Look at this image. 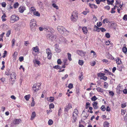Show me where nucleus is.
I'll return each mask as SVG.
<instances>
[{
    "label": "nucleus",
    "mask_w": 127,
    "mask_h": 127,
    "mask_svg": "<svg viewBox=\"0 0 127 127\" xmlns=\"http://www.w3.org/2000/svg\"><path fill=\"white\" fill-rule=\"evenodd\" d=\"M58 31L61 34H63L65 36H67L69 34L68 31L65 28L61 26H58L57 27Z\"/></svg>",
    "instance_id": "1"
},
{
    "label": "nucleus",
    "mask_w": 127,
    "mask_h": 127,
    "mask_svg": "<svg viewBox=\"0 0 127 127\" xmlns=\"http://www.w3.org/2000/svg\"><path fill=\"white\" fill-rule=\"evenodd\" d=\"M30 25L31 30L32 31H35L36 27V22L35 20L32 19L31 21Z\"/></svg>",
    "instance_id": "2"
},
{
    "label": "nucleus",
    "mask_w": 127,
    "mask_h": 127,
    "mask_svg": "<svg viewBox=\"0 0 127 127\" xmlns=\"http://www.w3.org/2000/svg\"><path fill=\"white\" fill-rule=\"evenodd\" d=\"M78 18L77 12L76 11H73L70 17L71 20L73 22H75L77 20Z\"/></svg>",
    "instance_id": "3"
},
{
    "label": "nucleus",
    "mask_w": 127,
    "mask_h": 127,
    "mask_svg": "<svg viewBox=\"0 0 127 127\" xmlns=\"http://www.w3.org/2000/svg\"><path fill=\"white\" fill-rule=\"evenodd\" d=\"M79 112L78 110L76 109H74L73 113L72 118L74 121H73V122H75L76 120V118L78 116Z\"/></svg>",
    "instance_id": "4"
},
{
    "label": "nucleus",
    "mask_w": 127,
    "mask_h": 127,
    "mask_svg": "<svg viewBox=\"0 0 127 127\" xmlns=\"http://www.w3.org/2000/svg\"><path fill=\"white\" fill-rule=\"evenodd\" d=\"M41 84V83H40L34 84L33 85L32 88L33 90H34V92H36L40 89V86Z\"/></svg>",
    "instance_id": "5"
},
{
    "label": "nucleus",
    "mask_w": 127,
    "mask_h": 127,
    "mask_svg": "<svg viewBox=\"0 0 127 127\" xmlns=\"http://www.w3.org/2000/svg\"><path fill=\"white\" fill-rule=\"evenodd\" d=\"M19 19V18L18 16L15 14L13 15L11 17L10 22L12 23H14L18 20Z\"/></svg>",
    "instance_id": "6"
},
{
    "label": "nucleus",
    "mask_w": 127,
    "mask_h": 127,
    "mask_svg": "<svg viewBox=\"0 0 127 127\" xmlns=\"http://www.w3.org/2000/svg\"><path fill=\"white\" fill-rule=\"evenodd\" d=\"M72 105L70 103H68L64 107V110L65 111L67 112L68 110L72 108Z\"/></svg>",
    "instance_id": "7"
},
{
    "label": "nucleus",
    "mask_w": 127,
    "mask_h": 127,
    "mask_svg": "<svg viewBox=\"0 0 127 127\" xmlns=\"http://www.w3.org/2000/svg\"><path fill=\"white\" fill-rule=\"evenodd\" d=\"M47 39L51 41H52L54 40V37L53 35L48 34L47 36Z\"/></svg>",
    "instance_id": "8"
},
{
    "label": "nucleus",
    "mask_w": 127,
    "mask_h": 127,
    "mask_svg": "<svg viewBox=\"0 0 127 127\" xmlns=\"http://www.w3.org/2000/svg\"><path fill=\"white\" fill-rule=\"evenodd\" d=\"M78 54L81 56H85V54L86 53V52H84L83 51L80 50H78L77 51Z\"/></svg>",
    "instance_id": "9"
},
{
    "label": "nucleus",
    "mask_w": 127,
    "mask_h": 127,
    "mask_svg": "<svg viewBox=\"0 0 127 127\" xmlns=\"http://www.w3.org/2000/svg\"><path fill=\"white\" fill-rule=\"evenodd\" d=\"M21 122V120L20 119H14L13 121V123L15 125L19 124Z\"/></svg>",
    "instance_id": "10"
},
{
    "label": "nucleus",
    "mask_w": 127,
    "mask_h": 127,
    "mask_svg": "<svg viewBox=\"0 0 127 127\" xmlns=\"http://www.w3.org/2000/svg\"><path fill=\"white\" fill-rule=\"evenodd\" d=\"M19 12L21 13L23 12L26 9L25 7L24 6H21L19 8Z\"/></svg>",
    "instance_id": "11"
},
{
    "label": "nucleus",
    "mask_w": 127,
    "mask_h": 127,
    "mask_svg": "<svg viewBox=\"0 0 127 127\" xmlns=\"http://www.w3.org/2000/svg\"><path fill=\"white\" fill-rule=\"evenodd\" d=\"M11 75L10 77V78L11 80H12V79H13L12 77L14 78L15 80L16 79V74L15 72H13L10 75Z\"/></svg>",
    "instance_id": "12"
},
{
    "label": "nucleus",
    "mask_w": 127,
    "mask_h": 127,
    "mask_svg": "<svg viewBox=\"0 0 127 127\" xmlns=\"http://www.w3.org/2000/svg\"><path fill=\"white\" fill-rule=\"evenodd\" d=\"M55 51L58 53L60 52L61 51V49L58 48L59 45L57 44H56L55 45Z\"/></svg>",
    "instance_id": "13"
},
{
    "label": "nucleus",
    "mask_w": 127,
    "mask_h": 127,
    "mask_svg": "<svg viewBox=\"0 0 127 127\" xmlns=\"http://www.w3.org/2000/svg\"><path fill=\"white\" fill-rule=\"evenodd\" d=\"M97 103L96 101L94 102L93 103V105L95 109H97L98 107L97 105Z\"/></svg>",
    "instance_id": "14"
},
{
    "label": "nucleus",
    "mask_w": 127,
    "mask_h": 127,
    "mask_svg": "<svg viewBox=\"0 0 127 127\" xmlns=\"http://www.w3.org/2000/svg\"><path fill=\"white\" fill-rule=\"evenodd\" d=\"M82 30L84 34H86L88 32V30L86 27H84L82 28Z\"/></svg>",
    "instance_id": "15"
},
{
    "label": "nucleus",
    "mask_w": 127,
    "mask_h": 127,
    "mask_svg": "<svg viewBox=\"0 0 127 127\" xmlns=\"http://www.w3.org/2000/svg\"><path fill=\"white\" fill-rule=\"evenodd\" d=\"M109 123L108 122L105 121L103 123V125L104 127H109Z\"/></svg>",
    "instance_id": "16"
},
{
    "label": "nucleus",
    "mask_w": 127,
    "mask_h": 127,
    "mask_svg": "<svg viewBox=\"0 0 127 127\" xmlns=\"http://www.w3.org/2000/svg\"><path fill=\"white\" fill-rule=\"evenodd\" d=\"M5 74L7 75H10V69L8 68L6 69L5 72Z\"/></svg>",
    "instance_id": "17"
},
{
    "label": "nucleus",
    "mask_w": 127,
    "mask_h": 127,
    "mask_svg": "<svg viewBox=\"0 0 127 127\" xmlns=\"http://www.w3.org/2000/svg\"><path fill=\"white\" fill-rule=\"evenodd\" d=\"M6 17V16L5 14H4L1 17V18L3 21H5L6 20V19L5 18Z\"/></svg>",
    "instance_id": "18"
},
{
    "label": "nucleus",
    "mask_w": 127,
    "mask_h": 127,
    "mask_svg": "<svg viewBox=\"0 0 127 127\" xmlns=\"http://www.w3.org/2000/svg\"><path fill=\"white\" fill-rule=\"evenodd\" d=\"M33 51L36 53H37L39 51L38 48L37 46L33 48Z\"/></svg>",
    "instance_id": "19"
},
{
    "label": "nucleus",
    "mask_w": 127,
    "mask_h": 127,
    "mask_svg": "<svg viewBox=\"0 0 127 127\" xmlns=\"http://www.w3.org/2000/svg\"><path fill=\"white\" fill-rule=\"evenodd\" d=\"M96 90L98 92H99L101 93L103 92L104 90L103 89H101L100 87H98L96 89Z\"/></svg>",
    "instance_id": "20"
},
{
    "label": "nucleus",
    "mask_w": 127,
    "mask_h": 127,
    "mask_svg": "<svg viewBox=\"0 0 127 127\" xmlns=\"http://www.w3.org/2000/svg\"><path fill=\"white\" fill-rule=\"evenodd\" d=\"M46 53L47 54V55L52 54L51 52V50L49 48L46 49Z\"/></svg>",
    "instance_id": "21"
},
{
    "label": "nucleus",
    "mask_w": 127,
    "mask_h": 127,
    "mask_svg": "<svg viewBox=\"0 0 127 127\" xmlns=\"http://www.w3.org/2000/svg\"><path fill=\"white\" fill-rule=\"evenodd\" d=\"M36 116L35 113L34 112H33L32 114V115L31 117V119L32 120Z\"/></svg>",
    "instance_id": "22"
},
{
    "label": "nucleus",
    "mask_w": 127,
    "mask_h": 127,
    "mask_svg": "<svg viewBox=\"0 0 127 127\" xmlns=\"http://www.w3.org/2000/svg\"><path fill=\"white\" fill-rule=\"evenodd\" d=\"M122 50L124 53L126 54V53L127 52V48L126 47H123L122 49Z\"/></svg>",
    "instance_id": "23"
},
{
    "label": "nucleus",
    "mask_w": 127,
    "mask_h": 127,
    "mask_svg": "<svg viewBox=\"0 0 127 127\" xmlns=\"http://www.w3.org/2000/svg\"><path fill=\"white\" fill-rule=\"evenodd\" d=\"M19 5V4L18 2H17L15 3L13 5V7L14 8H16L18 7Z\"/></svg>",
    "instance_id": "24"
},
{
    "label": "nucleus",
    "mask_w": 127,
    "mask_h": 127,
    "mask_svg": "<svg viewBox=\"0 0 127 127\" xmlns=\"http://www.w3.org/2000/svg\"><path fill=\"white\" fill-rule=\"evenodd\" d=\"M33 14L36 16H40V14L38 11H35L33 13Z\"/></svg>",
    "instance_id": "25"
},
{
    "label": "nucleus",
    "mask_w": 127,
    "mask_h": 127,
    "mask_svg": "<svg viewBox=\"0 0 127 127\" xmlns=\"http://www.w3.org/2000/svg\"><path fill=\"white\" fill-rule=\"evenodd\" d=\"M100 109L102 111H104L106 109V108L104 105H102Z\"/></svg>",
    "instance_id": "26"
},
{
    "label": "nucleus",
    "mask_w": 127,
    "mask_h": 127,
    "mask_svg": "<svg viewBox=\"0 0 127 127\" xmlns=\"http://www.w3.org/2000/svg\"><path fill=\"white\" fill-rule=\"evenodd\" d=\"M33 62L35 64H37L38 65H39L40 64V62L37 60H36L35 59L33 61Z\"/></svg>",
    "instance_id": "27"
},
{
    "label": "nucleus",
    "mask_w": 127,
    "mask_h": 127,
    "mask_svg": "<svg viewBox=\"0 0 127 127\" xmlns=\"http://www.w3.org/2000/svg\"><path fill=\"white\" fill-rule=\"evenodd\" d=\"M48 101L50 102H53L54 101V98L53 97H50Z\"/></svg>",
    "instance_id": "28"
},
{
    "label": "nucleus",
    "mask_w": 127,
    "mask_h": 127,
    "mask_svg": "<svg viewBox=\"0 0 127 127\" xmlns=\"http://www.w3.org/2000/svg\"><path fill=\"white\" fill-rule=\"evenodd\" d=\"M67 56L68 59L70 61H71L72 60V59L71 58V55L69 53H67Z\"/></svg>",
    "instance_id": "29"
},
{
    "label": "nucleus",
    "mask_w": 127,
    "mask_h": 127,
    "mask_svg": "<svg viewBox=\"0 0 127 127\" xmlns=\"http://www.w3.org/2000/svg\"><path fill=\"white\" fill-rule=\"evenodd\" d=\"M94 27L96 29L95 30L96 31L98 32H99L100 31V28H99L98 27L96 26V25Z\"/></svg>",
    "instance_id": "30"
},
{
    "label": "nucleus",
    "mask_w": 127,
    "mask_h": 127,
    "mask_svg": "<svg viewBox=\"0 0 127 127\" xmlns=\"http://www.w3.org/2000/svg\"><path fill=\"white\" fill-rule=\"evenodd\" d=\"M53 123V120L51 119L49 120L48 122V124L49 125H52Z\"/></svg>",
    "instance_id": "31"
},
{
    "label": "nucleus",
    "mask_w": 127,
    "mask_h": 127,
    "mask_svg": "<svg viewBox=\"0 0 127 127\" xmlns=\"http://www.w3.org/2000/svg\"><path fill=\"white\" fill-rule=\"evenodd\" d=\"M97 98L95 96H94L91 98V99L92 101H95L96 100Z\"/></svg>",
    "instance_id": "32"
},
{
    "label": "nucleus",
    "mask_w": 127,
    "mask_h": 127,
    "mask_svg": "<svg viewBox=\"0 0 127 127\" xmlns=\"http://www.w3.org/2000/svg\"><path fill=\"white\" fill-rule=\"evenodd\" d=\"M30 97V95H28L25 96L24 97L27 100H28L29 99Z\"/></svg>",
    "instance_id": "33"
},
{
    "label": "nucleus",
    "mask_w": 127,
    "mask_h": 127,
    "mask_svg": "<svg viewBox=\"0 0 127 127\" xmlns=\"http://www.w3.org/2000/svg\"><path fill=\"white\" fill-rule=\"evenodd\" d=\"M68 87L69 88L71 89L73 87V85L71 83H70L68 86Z\"/></svg>",
    "instance_id": "34"
},
{
    "label": "nucleus",
    "mask_w": 127,
    "mask_h": 127,
    "mask_svg": "<svg viewBox=\"0 0 127 127\" xmlns=\"http://www.w3.org/2000/svg\"><path fill=\"white\" fill-rule=\"evenodd\" d=\"M52 5L53 7L56 9H58V7L55 3H53L52 4Z\"/></svg>",
    "instance_id": "35"
},
{
    "label": "nucleus",
    "mask_w": 127,
    "mask_h": 127,
    "mask_svg": "<svg viewBox=\"0 0 127 127\" xmlns=\"http://www.w3.org/2000/svg\"><path fill=\"white\" fill-rule=\"evenodd\" d=\"M78 63L79 64L81 65H83V61L81 60H79L78 62Z\"/></svg>",
    "instance_id": "36"
},
{
    "label": "nucleus",
    "mask_w": 127,
    "mask_h": 127,
    "mask_svg": "<svg viewBox=\"0 0 127 127\" xmlns=\"http://www.w3.org/2000/svg\"><path fill=\"white\" fill-rule=\"evenodd\" d=\"M33 99H32V102L31 104V105L33 107L34 106V105L35 104V102L34 100V99H33V98H32Z\"/></svg>",
    "instance_id": "37"
},
{
    "label": "nucleus",
    "mask_w": 127,
    "mask_h": 127,
    "mask_svg": "<svg viewBox=\"0 0 127 127\" xmlns=\"http://www.w3.org/2000/svg\"><path fill=\"white\" fill-rule=\"evenodd\" d=\"M37 2L39 6H41L43 4V3L40 1H38Z\"/></svg>",
    "instance_id": "38"
},
{
    "label": "nucleus",
    "mask_w": 127,
    "mask_h": 127,
    "mask_svg": "<svg viewBox=\"0 0 127 127\" xmlns=\"http://www.w3.org/2000/svg\"><path fill=\"white\" fill-rule=\"evenodd\" d=\"M54 107V104L53 103H51L49 105V108H53Z\"/></svg>",
    "instance_id": "39"
},
{
    "label": "nucleus",
    "mask_w": 127,
    "mask_h": 127,
    "mask_svg": "<svg viewBox=\"0 0 127 127\" xmlns=\"http://www.w3.org/2000/svg\"><path fill=\"white\" fill-rule=\"evenodd\" d=\"M60 65H57L54 66L53 68L54 69H58L60 68Z\"/></svg>",
    "instance_id": "40"
},
{
    "label": "nucleus",
    "mask_w": 127,
    "mask_h": 127,
    "mask_svg": "<svg viewBox=\"0 0 127 127\" xmlns=\"http://www.w3.org/2000/svg\"><path fill=\"white\" fill-rule=\"evenodd\" d=\"M116 62L117 64H120L121 63V61L119 58L117 59L116 60Z\"/></svg>",
    "instance_id": "41"
},
{
    "label": "nucleus",
    "mask_w": 127,
    "mask_h": 127,
    "mask_svg": "<svg viewBox=\"0 0 127 127\" xmlns=\"http://www.w3.org/2000/svg\"><path fill=\"white\" fill-rule=\"evenodd\" d=\"M51 28L49 27H46V28H44V29H45V31H49V30H51Z\"/></svg>",
    "instance_id": "42"
},
{
    "label": "nucleus",
    "mask_w": 127,
    "mask_h": 127,
    "mask_svg": "<svg viewBox=\"0 0 127 127\" xmlns=\"http://www.w3.org/2000/svg\"><path fill=\"white\" fill-rule=\"evenodd\" d=\"M35 9L33 7H32L31 8V11L32 12H33V13L35 11Z\"/></svg>",
    "instance_id": "43"
},
{
    "label": "nucleus",
    "mask_w": 127,
    "mask_h": 127,
    "mask_svg": "<svg viewBox=\"0 0 127 127\" xmlns=\"http://www.w3.org/2000/svg\"><path fill=\"white\" fill-rule=\"evenodd\" d=\"M123 19L125 21H127V15L125 14L123 17Z\"/></svg>",
    "instance_id": "44"
},
{
    "label": "nucleus",
    "mask_w": 127,
    "mask_h": 127,
    "mask_svg": "<svg viewBox=\"0 0 127 127\" xmlns=\"http://www.w3.org/2000/svg\"><path fill=\"white\" fill-rule=\"evenodd\" d=\"M57 63L58 64H62V62L60 59H58L57 61Z\"/></svg>",
    "instance_id": "45"
},
{
    "label": "nucleus",
    "mask_w": 127,
    "mask_h": 127,
    "mask_svg": "<svg viewBox=\"0 0 127 127\" xmlns=\"http://www.w3.org/2000/svg\"><path fill=\"white\" fill-rule=\"evenodd\" d=\"M109 93L110 95L112 96H113L114 95V93L113 91H109Z\"/></svg>",
    "instance_id": "46"
},
{
    "label": "nucleus",
    "mask_w": 127,
    "mask_h": 127,
    "mask_svg": "<svg viewBox=\"0 0 127 127\" xmlns=\"http://www.w3.org/2000/svg\"><path fill=\"white\" fill-rule=\"evenodd\" d=\"M102 23L101 22H97L96 24V25H97V26L98 27H100L102 25Z\"/></svg>",
    "instance_id": "47"
},
{
    "label": "nucleus",
    "mask_w": 127,
    "mask_h": 127,
    "mask_svg": "<svg viewBox=\"0 0 127 127\" xmlns=\"http://www.w3.org/2000/svg\"><path fill=\"white\" fill-rule=\"evenodd\" d=\"M11 33V31L10 30H8L7 33H6V36L7 37L9 36V35Z\"/></svg>",
    "instance_id": "48"
},
{
    "label": "nucleus",
    "mask_w": 127,
    "mask_h": 127,
    "mask_svg": "<svg viewBox=\"0 0 127 127\" xmlns=\"http://www.w3.org/2000/svg\"><path fill=\"white\" fill-rule=\"evenodd\" d=\"M7 53V52L5 50L4 51V53H3V55L2 56V57L3 58H4L6 56V54Z\"/></svg>",
    "instance_id": "49"
},
{
    "label": "nucleus",
    "mask_w": 127,
    "mask_h": 127,
    "mask_svg": "<svg viewBox=\"0 0 127 127\" xmlns=\"http://www.w3.org/2000/svg\"><path fill=\"white\" fill-rule=\"evenodd\" d=\"M89 10L86 11H84L82 13L85 15H86L87 13L89 12Z\"/></svg>",
    "instance_id": "50"
},
{
    "label": "nucleus",
    "mask_w": 127,
    "mask_h": 127,
    "mask_svg": "<svg viewBox=\"0 0 127 127\" xmlns=\"http://www.w3.org/2000/svg\"><path fill=\"white\" fill-rule=\"evenodd\" d=\"M106 37L107 38H109L110 37V35L108 33H107L105 34Z\"/></svg>",
    "instance_id": "51"
},
{
    "label": "nucleus",
    "mask_w": 127,
    "mask_h": 127,
    "mask_svg": "<svg viewBox=\"0 0 127 127\" xmlns=\"http://www.w3.org/2000/svg\"><path fill=\"white\" fill-rule=\"evenodd\" d=\"M68 77V75L67 74H66L64 77H62V79L63 80H64Z\"/></svg>",
    "instance_id": "52"
},
{
    "label": "nucleus",
    "mask_w": 127,
    "mask_h": 127,
    "mask_svg": "<svg viewBox=\"0 0 127 127\" xmlns=\"http://www.w3.org/2000/svg\"><path fill=\"white\" fill-rule=\"evenodd\" d=\"M62 111L61 108H60L58 111V115L59 116H60L61 113Z\"/></svg>",
    "instance_id": "53"
},
{
    "label": "nucleus",
    "mask_w": 127,
    "mask_h": 127,
    "mask_svg": "<svg viewBox=\"0 0 127 127\" xmlns=\"http://www.w3.org/2000/svg\"><path fill=\"white\" fill-rule=\"evenodd\" d=\"M105 75L104 73H98L97 74L98 76H100V77L101 76H104Z\"/></svg>",
    "instance_id": "54"
},
{
    "label": "nucleus",
    "mask_w": 127,
    "mask_h": 127,
    "mask_svg": "<svg viewBox=\"0 0 127 127\" xmlns=\"http://www.w3.org/2000/svg\"><path fill=\"white\" fill-rule=\"evenodd\" d=\"M67 59H64L63 60V61L64 62V64H65V65H68V64H67L66 63V62L67 61Z\"/></svg>",
    "instance_id": "55"
},
{
    "label": "nucleus",
    "mask_w": 127,
    "mask_h": 127,
    "mask_svg": "<svg viewBox=\"0 0 127 127\" xmlns=\"http://www.w3.org/2000/svg\"><path fill=\"white\" fill-rule=\"evenodd\" d=\"M24 57H20L19 58V60L20 62H21L24 60Z\"/></svg>",
    "instance_id": "56"
},
{
    "label": "nucleus",
    "mask_w": 127,
    "mask_h": 127,
    "mask_svg": "<svg viewBox=\"0 0 127 127\" xmlns=\"http://www.w3.org/2000/svg\"><path fill=\"white\" fill-rule=\"evenodd\" d=\"M126 112V111L124 110H122L121 111V114L122 115H124L125 114Z\"/></svg>",
    "instance_id": "57"
},
{
    "label": "nucleus",
    "mask_w": 127,
    "mask_h": 127,
    "mask_svg": "<svg viewBox=\"0 0 127 127\" xmlns=\"http://www.w3.org/2000/svg\"><path fill=\"white\" fill-rule=\"evenodd\" d=\"M15 40L14 39H12V46H14L15 45Z\"/></svg>",
    "instance_id": "58"
},
{
    "label": "nucleus",
    "mask_w": 127,
    "mask_h": 127,
    "mask_svg": "<svg viewBox=\"0 0 127 127\" xmlns=\"http://www.w3.org/2000/svg\"><path fill=\"white\" fill-rule=\"evenodd\" d=\"M89 6L91 8H94V4H91L89 3Z\"/></svg>",
    "instance_id": "59"
},
{
    "label": "nucleus",
    "mask_w": 127,
    "mask_h": 127,
    "mask_svg": "<svg viewBox=\"0 0 127 127\" xmlns=\"http://www.w3.org/2000/svg\"><path fill=\"white\" fill-rule=\"evenodd\" d=\"M1 4L2 7H5L6 5L5 2H2Z\"/></svg>",
    "instance_id": "60"
},
{
    "label": "nucleus",
    "mask_w": 127,
    "mask_h": 127,
    "mask_svg": "<svg viewBox=\"0 0 127 127\" xmlns=\"http://www.w3.org/2000/svg\"><path fill=\"white\" fill-rule=\"evenodd\" d=\"M52 55V54L47 55V58L49 59H51Z\"/></svg>",
    "instance_id": "61"
},
{
    "label": "nucleus",
    "mask_w": 127,
    "mask_h": 127,
    "mask_svg": "<svg viewBox=\"0 0 127 127\" xmlns=\"http://www.w3.org/2000/svg\"><path fill=\"white\" fill-rule=\"evenodd\" d=\"M91 53H93V56H94V57H95V56L96 55V54L95 53V52L93 50H92L91 51Z\"/></svg>",
    "instance_id": "62"
},
{
    "label": "nucleus",
    "mask_w": 127,
    "mask_h": 127,
    "mask_svg": "<svg viewBox=\"0 0 127 127\" xmlns=\"http://www.w3.org/2000/svg\"><path fill=\"white\" fill-rule=\"evenodd\" d=\"M110 41H109V40H108L106 42L105 44L107 45H109L110 44Z\"/></svg>",
    "instance_id": "63"
},
{
    "label": "nucleus",
    "mask_w": 127,
    "mask_h": 127,
    "mask_svg": "<svg viewBox=\"0 0 127 127\" xmlns=\"http://www.w3.org/2000/svg\"><path fill=\"white\" fill-rule=\"evenodd\" d=\"M100 30L102 32H105L106 31V30L105 29L102 28H100Z\"/></svg>",
    "instance_id": "64"
}]
</instances>
